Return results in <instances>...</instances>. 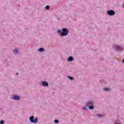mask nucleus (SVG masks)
<instances>
[{"label": "nucleus", "mask_w": 124, "mask_h": 124, "mask_svg": "<svg viewBox=\"0 0 124 124\" xmlns=\"http://www.w3.org/2000/svg\"><path fill=\"white\" fill-rule=\"evenodd\" d=\"M68 34V31L66 28H63L62 30V32L61 33V35L62 36H66Z\"/></svg>", "instance_id": "obj_1"}, {"label": "nucleus", "mask_w": 124, "mask_h": 124, "mask_svg": "<svg viewBox=\"0 0 124 124\" xmlns=\"http://www.w3.org/2000/svg\"><path fill=\"white\" fill-rule=\"evenodd\" d=\"M31 123H33V124H36L38 122V119L37 118H35L33 116H31L29 118Z\"/></svg>", "instance_id": "obj_2"}, {"label": "nucleus", "mask_w": 124, "mask_h": 124, "mask_svg": "<svg viewBox=\"0 0 124 124\" xmlns=\"http://www.w3.org/2000/svg\"><path fill=\"white\" fill-rule=\"evenodd\" d=\"M108 15L109 16H113V15H115V11L110 10L108 11Z\"/></svg>", "instance_id": "obj_3"}, {"label": "nucleus", "mask_w": 124, "mask_h": 124, "mask_svg": "<svg viewBox=\"0 0 124 124\" xmlns=\"http://www.w3.org/2000/svg\"><path fill=\"white\" fill-rule=\"evenodd\" d=\"M115 48L116 50H123V47H121L120 46H115Z\"/></svg>", "instance_id": "obj_4"}, {"label": "nucleus", "mask_w": 124, "mask_h": 124, "mask_svg": "<svg viewBox=\"0 0 124 124\" xmlns=\"http://www.w3.org/2000/svg\"><path fill=\"white\" fill-rule=\"evenodd\" d=\"M13 98L15 100H20V97L17 95L14 96Z\"/></svg>", "instance_id": "obj_5"}, {"label": "nucleus", "mask_w": 124, "mask_h": 124, "mask_svg": "<svg viewBox=\"0 0 124 124\" xmlns=\"http://www.w3.org/2000/svg\"><path fill=\"white\" fill-rule=\"evenodd\" d=\"M43 86H44L45 87H48V83L46 81L43 82L42 83Z\"/></svg>", "instance_id": "obj_6"}, {"label": "nucleus", "mask_w": 124, "mask_h": 124, "mask_svg": "<svg viewBox=\"0 0 124 124\" xmlns=\"http://www.w3.org/2000/svg\"><path fill=\"white\" fill-rule=\"evenodd\" d=\"M68 62H71V61H73V58L72 57H70L68 59Z\"/></svg>", "instance_id": "obj_7"}, {"label": "nucleus", "mask_w": 124, "mask_h": 124, "mask_svg": "<svg viewBox=\"0 0 124 124\" xmlns=\"http://www.w3.org/2000/svg\"><path fill=\"white\" fill-rule=\"evenodd\" d=\"M14 53H15V54H17L18 53V49L14 50Z\"/></svg>", "instance_id": "obj_8"}, {"label": "nucleus", "mask_w": 124, "mask_h": 124, "mask_svg": "<svg viewBox=\"0 0 124 124\" xmlns=\"http://www.w3.org/2000/svg\"><path fill=\"white\" fill-rule=\"evenodd\" d=\"M39 52H42L43 51H44V49L42 47H41L39 49Z\"/></svg>", "instance_id": "obj_9"}, {"label": "nucleus", "mask_w": 124, "mask_h": 124, "mask_svg": "<svg viewBox=\"0 0 124 124\" xmlns=\"http://www.w3.org/2000/svg\"><path fill=\"white\" fill-rule=\"evenodd\" d=\"M45 8H46V10H49V9L50 8V6H46Z\"/></svg>", "instance_id": "obj_10"}, {"label": "nucleus", "mask_w": 124, "mask_h": 124, "mask_svg": "<svg viewBox=\"0 0 124 124\" xmlns=\"http://www.w3.org/2000/svg\"><path fill=\"white\" fill-rule=\"evenodd\" d=\"M89 109L92 110V109H93V106H89Z\"/></svg>", "instance_id": "obj_11"}, {"label": "nucleus", "mask_w": 124, "mask_h": 124, "mask_svg": "<svg viewBox=\"0 0 124 124\" xmlns=\"http://www.w3.org/2000/svg\"><path fill=\"white\" fill-rule=\"evenodd\" d=\"M88 103L91 105H93V103L92 101L89 102Z\"/></svg>", "instance_id": "obj_12"}, {"label": "nucleus", "mask_w": 124, "mask_h": 124, "mask_svg": "<svg viewBox=\"0 0 124 124\" xmlns=\"http://www.w3.org/2000/svg\"><path fill=\"white\" fill-rule=\"evenodd\" d=\"M68 78L69 79H70V80H73V78H72V77L68 76Z\"/></svg>", "instance_id": "obj_13"}, {"label": "nucleus", "mask_w": 124, "mask_h": 124, "mask_svg": "<svg viewBox=\"0 0 124 124\" xmlns=\"http://www.w3.org/2000/svg\"><path fill=\"white\" fill-rule=\"evenodd\" d=\"M57 33H60L62 32V31L61 30H58L57 31Z\"/></svg>", "instance_id": "obj_14"}, {"label": "nucleus", "mask_w": 124, "mask_h": 124, "mask_svg": "<svg viewBox=\"0 0 124 124\" xmlns=\"http://www.w3.org/2000/svg\"><path fill=\"white\" fill-rule=\"evenodd\" d=\"M54 123H55V124H58V123H59V120H55L54 121Z\"/></svg>", "instance_id": "obj_15"}, {"label": "nucleus", "mask_w": 124, "mask_h": 124, "mask_svg": "<svg viewBox=\"0 0 124 124\" xmlns=\"http://www.w3.org/2000/svg\"><path fill=\"white\" fill-rule=\"evenodd\" d=\"M104 91H109V89H108V88H104Z\"/></svg>", "instance_id": "obj_16"}, {"label": "nucleus", "mask_w": 124, "mask_h": 124, "mask_svg": "<svg viewBox=\"0 0 124 124\" xmlns=\"http://www.w3.org/2000/svg\"><path fill=\"white\" fill-rule=\"evenodd\" d=\"M3 123H4L3 121H1L0 122V124H3Z\"/></svg>", "instance_id": "obj_17"}, {"label": "nucleus", "mask_w": 124, "mask_h": 124, "mask_svg": "<svg viewBox=\"0 0 124 124\" xmlns=\"http://www.w3.org/2000/svg\"><path fill=\"white\" fill-rule=\"evenodd\" d=\"M97 117H103V115H97Z\"/></svg>", "instance_id": "obj_18"}, {"label": "nucleus", "mask_w": 124, "mask_h": 124, "mask_svg": "<svg viewBox=\"0 0 124 124\" xmlns=\"http://www.w3.org/2000/svg\"><path fill=\"white\" fill-rule=\"evenodd\" d=\"M86 107H83V110H86Z\"/></svg>", "instance_id": "obj_19"}, {"label": "nucleus", "mask_w": 124, "mask_h": 124, "mask_svg": "<svg viewBox=\"0 0 124 124\" xmlns=\"http://www.w3.org/2000/svg\"><path fill=\"white\" fill-rule=\"evenodd\" d=\"M122 7H123V8H124V4H123L122 5Z\"/></svg>", "instance_id": "obj_20"}, {"label": "nucleus", "mask_w": 124, "mask_h": 124, "mask_svg": "<svg viewBox=\"0 0 124 124\" xmlns=\"http://www.w3.org/2000/svg\"><path fill=\"white\" fill-rule=\"evenodd\" d=\"M19 75L18 73H16V75Z\"/></svg>", "instance_id": "obj_21"}, {"label": "nucleus", "mask_w": 124, "mask_h": 124, "mask_svg": "<svg viewBox=\"0 0 124 124\" xmlns=\"http://www.w3.org/2000/svg\"><path fill=\"white\" fill-rule=\"evenodd\" d=\"M123 62H124V59L123 60Z\"/></svg>", "instance_id": "obj_22"}]
</instances>
